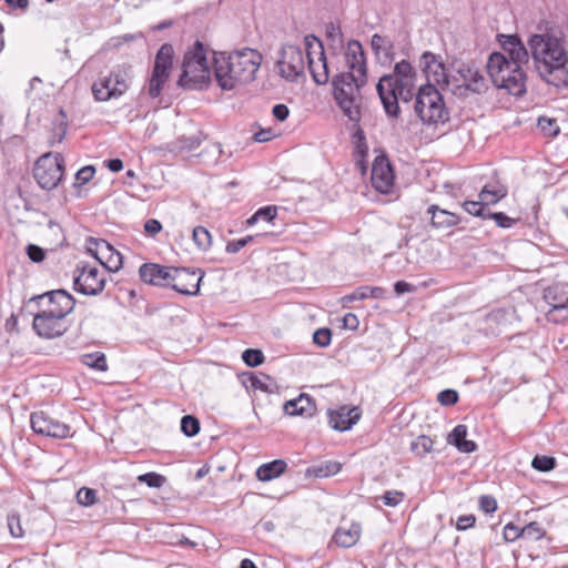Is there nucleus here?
<instances>
[{
	"label": "nucleus",
	"instance_id": "nucleus-1",
	"mask_svg": "<svg viewBox=\"0 0 568 568\" xmlns=\"http://www.w3.org/2000/svg\"><path fill=\"white\" fill-rule=\"evenodd\" d=\"M367 82L366 59L362 44L352 40L345 51V70L333 80L334 98L352 122L361 120V88Z\"/></svg>",
	"mask_w": 568,
	"mask_h": 568
},
{
	"label": "nucleus",
	"instance_id": "nucleus-2",
	"mask_svg": "<svg viewBox=\"0 0 568 568\" xmlns=\"http://www.w3.org/2000/svg\"><path fill=\"white\" fill-rule=\"evenodd\" d=\"M261 63L262 54L250 48L231 53L214 52V77L222 90L231 91L253 81Z\"/></svg>",
	"mask_w": 568,
	"mask_h": 568
},
{
	"label": "nucleus",
	"instance_id": "nucleus-3",
	"mask_svg": "<svg viewBox=\"0 0 568 568\" xmlns=\"http://www.w3.org/2000/svg\"><path fill=\"white\" fill-rule=\"evenodd\" d=\"M414 79L413 67L403 60L395 64L392 74H385L378 80L376 90L388 116H398V99H407V94L414 85Z\"/></svg>",
	"mask_w": 568,
	"mask_h": 568
},
{
	"label": "nucleus",
	"instance_id": "nucleus-4",
	"mask_svg": "<svg viewBox=\"0 0 568 568\" xmlns=\"http://www.w3.org/2000/svg\"><path fill=\"white\" fill-rule=\"evenodd\" d=\"M528 43L536 68L544 78L560 71L568 62L564 43L554 36L534 34Z\"/></svg>",
	"mask_w": 568,
	"mask_h": 568
},
{
	"label": "nucleus",
	"instance_id": "nucleus-5",
	"mask_svg": "<svg viewBox=\"0 0 568 568\" xmlns=\"http://www.w3.org/2000/svg\"><path fill=\"white\" fill-rule=\"evenodd\" d=\"M210 81L207 50L202 42L196 41L184 54L179 84L185 89L197 90L205 88Z\"/></svg>",
	"mask_w": 568,
	"mask_h": 568
},
{
	"label": "nucleus",
	"instance_id": "nucleus-6",
	"mask_svg": "<svg viewBox=\"0 0 568 568\" xmlns=\"http://www.w3.org/2000/svg\"><path fill=\"white\" fill-rule=\"evenodd\" d=\"M487 71L497 88L505 89L513 95L525 93L526 77L521 67L508 63L505 54L491 53L487 62Z\"/></svg>",
	"mask_w": 568,
	"mask_h": 568
},
{
	"label": "nucleus",
	"instance_id": "nucleus-7",
	"mask_svg": "<svg viewBox=\"0 0 568 568\" xmlns=\"http://www.w3.org/2000/svg\"><path fill=\"white\" fill-rule=\"evenodd\" d=\"M414 109L422 123L428 126L437 128L449 120V111L438 88L434 84L419 88Z\"/></svg>",
	"mask_w": 568,
	"mask_h": 568
},
{
	"label": "nucleus",
	"instance_id": "nucleus-8",
	"mask_svg": "<svg viewBox=\"0 0 568 568\" xmlns=\"http://www.w3.org/2000/svg\"><path fill=\"white\" fill-rule=\"evenodd\" d=\"M132 79L133 70L131 65H115L108 74L100 75L93 82L92 94L100 102L119 99L129 90Z\"/></svg>",
	"mask_w": 568,
	"mask_h": 568
},
{
	"label": "nucleus",
	"instance_id": "nucleus-9",
	"mask_svg": "<svg viewBox=\"0 0 568 568\" xmlns=\"http://www.w3.org/2000/svg\"><path fill=\"white\" fill-rule=\"evenodd\" d=\"M64 160L61 154L45 153L39 158L33 169V175L38 184L44 190H52L60 183Z\"/></svg>",
	"mask_w": 568,
	"mask_h": 568
},
{
	"label": "nucleus",
	"instance_id": "nucleus-10",
	"mask_svg": "<svg viewBox=\"0 0 568 568\" xmlns=\"http://www.w3.org/2000/svg\"><path fill=\"white\" fill-rule=\"evenodd\" d=\"M173 53V47L169 43L163 44L158 51L152 75L146 87V92L151 98H158L161 94L163 85L170 77Z\"/></svg>",
	"mask_w": 568,
	"mask_h": 568
},
{
	"label": "nucleus",
	"instance_id": "nucleus-11",
	"mask_svg": "<svg viewBox=\"0 0 568 568\" xmlns=\"http://www.w3.org/2000/svg\"><path fill=\"white\" fill-rule=\"evenodd\" d=\"M276 68L286 81H296L304 75L305 61L301 48L293 44H284L278 51Z\"/></svg>",
	"mask_w": 568,
	"mask_h": 568
},
{
	"label": "nucleus",
	"instance_id": "nucleus-12",
	"mask_svg": "<svg viewBox=\"0 0 568 568\" xmlns=\"http://www.w3.org/2000/svg\"><path fill=\"white\" fill-rule=\"evenodd\" d=\"M31 302L37 303L39 307L38 312L45 311V313H52L51 315H55L61 318H67L75 305V301L72 295L64 290L47 292L31 298Z\"/></svg>",
	"mask_w": 568,
	"mask_h": 568
},
{
	"label": "nucleus",
	"instance_id": "nucleus-13",
	"mask_svg": "<svg viewBox=\"0 0 568 568\" xmlns=\"http://www.w3.org/2000/svg\"><path fill=\"white\" fill-rule=\"evenodd\" d=\"M304 45L313 80L317 84H325L329 75L322 42L315 36L308 34L304 38Z\"/></svg>",
	"mask_w": 568,
	"mask_h": 568
},
{
	"label": "nucleus",
	"instance_id": "nucleus-14",
	"mask_svg": "<svg viewBox=\"0 0 568 568\" xmlns=\"http://www.w3.org/2000/svg\"><path fill=\"white\" fill-rule=\"evenodd\" d=\"M79 274L74 277V290L83 295H98L105 286L106 272L95 266L83 265L79 267Z\"/></svg>",
	"mask_w": 568,
	"mask_h": 568
},
{
	"label": "nucleus",
	"instance_id": "nucleus-15",
	"mask_svg": "<svg viewBox=\"0 0 568 568\" xmlns=\"http://www.w3.org/2000/svg\"><path fill=\"white\" fill-rule=\"evenodd\" d=\"M87 251L100 262L105 272H118L122 267V255L105 240L90 237Z\"/></svg>",
	"mask_w": 568,
	"mask_h": 568
},
{
	"label": "nucleus",
	"instance_id": "nucleus-16",
	"mask_svg": "<svg viewBox=\"0 0 568 568\" xmlns=\"http://www.w3.org/2000/svg\"><path fill=\"white\" fill-rule=\"evenodd\" d=\"M30 424L36 434L47 437L62 439L69 437L71 433V428L68 424L51 417L42 410L31 414Z\"/></svg>",
	"mask_w": 568,
	"mask_h": 568
},
{
	"label": "nucleus",
	"instance_id": "nucleus-17",
	"mask_svg": "<svg viewBox=\"0 0 568 568\" xmlns=\"http://www.w3.org/2000/svg\"><path fill=\"white\" fill-rule=\"evenodd\" d=\"M45 311L38 312L33 316L32 327L42 338L52 339L62 336L70 327L67 318H61Z\"/></svg>",
	"mask_w": 568,
	"mask_h": 568
},
{
	"label": "nucleus",
	"instance_id": "nucleus-18",
	"mask_svg": "<svg viewBox=\"0 0 568 568\" xmlns=\"http://www.w3.org/2000/svg\"><path fill=\"white\" fill-rule=\"evenodd\" d=\"M170 287L184 295H196L204 273L200 270L173 267Z\"/></svg>",
	"mask_w": 568,
	"mask_h": 568
},
{
	"label": "nucleus",
	"instance_id": "nucleus-19",
	"mask_svg": "<svg viewBox=\"0 0 568 568\" xmlns=\"http://www.w3.org/2000/svg\"><path fill=\"white\" fill-rule=\"evenodd\" d=\"M372 184L381 193H388L394 184V173L385 156H377L373 163Z\"/></svg>",
	"mask_w": 568,
	"mask_h": 568
},
{
	"label": "nucleus",
	"instance_id": "nucleus-20",
	"mask_svg": "<svg viewBox=\"0 0 568 568\" xmlns=\"http://www.w3.org/2000/svg\"><path fill=\"white\" fill-rule=\"evenodd\" d=\"M422 62L424 65V72L427 78V84L438 85L444 89L449 85V79L446 72V69L442 61L437 59V57L430 52H426L422 57Z\"/></svg>",
	"mask_w": 568,
	"mask_h": 568
},
{
	"label": "nucleus",
	"instance_id": "nucleus-21",
	"mask_svg": "<svg viewBox=\"0 0 568 568\" xmlns=\"http://www.w3.org/2000/svg\"><path fill=\"white\" fill-rule=\"evenodd\" d=\"M173 267L162 266L155 263H145L140 266L141 280L151 285L170 287Z\"/></svg>",
	"mask_w": 568,
	"mask_h": 568
},
{
	"label": "nucleus",
	"instance_id": "nucleus-22",
	"mask_svg": "<svg viewBox=\"0 0 568 568\" xmlns=\"http://www.w3.org/2000/svg\"><path fill=\"white\" fill-rule=\"evenodd\" d=\"M328 423L332 428L339 432H345L352 428L359 418L361 410L358 407H347L342 406L336 410H331L328 413Z\"/></svg>",
	"mask_w": 568,
	"mask_h": 568
},
{
	"label": "nucleus",
	"instance_id": "nucleus-23",
	"mask_svg": "<svg viewBox=\"0 0 568 568\" xmlns=\"http://www.w3.org/2000/svg\"><path fill=\"white\" fill-rule=\"evenodd\" d=\"M284 412L291 416L312 417L316 412V405L310 395L301 394L284 404Z\"/></svg>",
	"mask_w": 568,
	"mask_h": 568
},
{
	"label": "nucleus",
	"instance_id": "nucleus-24",
	"mask_svg": "<svg viewBox=\"0 0 568 568\" xmlns=\"http://www.w3.org/2000/svg\"><path fill=\"white\" fill-rule=\"evenodd\" d=\"M456 71L459 74L462 81V83L457 84V87H465L467 90L476 93H479L485 89V79L478 72V70L463 63L458 65Z\"/></svg>",
	"mask_w": 568,
	"mask_h": 568
},
{
	"label": "nucleus",
	"instance_id": "nucleus-25",
	"mask_svg": "<svg viewBox=\"0 0 568 568\" xmlns=\"http://www.w3.org/2000/svg\"><path fill=\"white\" fill-rule=\"evenodd\" d=\"M362 527L357 523H352L349 525L341 526L336 529L334 534L335 542L341 547H352L354 546L361 537Z\"/></svg>",
	"mask_w": 568,
	"mask_h": 568
},
{
	"label": "nucleus",
	"instance_id": "nucleus-26",
	"mask_svg": "<svg viewBox=\"0 0 568 568\" xmlns=\"http://www.w3.org/2000/svg\"><path fill=\"white\" fill-rule=\"evenodd\" d=\"M427 213L432 215L430 223L435 229H448L459 223V219L456 214L439 209V206L433 204L427 209Z\"/></svg>",
	"mask_w": 568,
	"mask_h": 568
},
{
	"label": "nucleus",
	"instance_id": "nucleus-27",
	"mask_svg": "<svg viewBox=\"0 0 568 568\" xmlns=\"http://www.w3.org/2000/svg\"><path fill=\"white\" fill-rule=\"evenodd\" d=\"M466 437L467 426L460 424L457 425L448 435L447 442L448 444L456 446L460 453L469 454L477 449V445L475 442L466 439Z\"/></svg>",
	"mask_w": 568,
	"mask_h": 568
},
{
	"label": "nucleus",
	"instance_id": "nucleus-28",
	"mask_svg": "<svg viewBox=\"0 0 568 568\" xmlns=\"http://www.w3.org/2000/svg\"><path fill=\"white\" fill-rule=\"evenodd\" d=\"M287 469V463L283 459H275L270 463L261 465L256 469V477L261 481L273 480L285 473Z\"/></svg>",
	"mask_w": 568,
	"mask_h": 568
},
{
	"label": "nucleus",
	"instance_id": "nucleus-29",
	"mask_svg": "<svg viewBox=\"0 0 568 568\" xmlns=\"http://www.w3.org/2000/svg\"><path fill=\"white\" fill-rule=\"evenodd\" d=\"M505 49L508 52V63H514L516 67H521L523 63L528 61V51L517 37H509Z\"/></svg>",
	"mask_w": 568,
	"mask_h": 568
},
{
	"label": "nucleus",
	"instance_id": "nucleus-30",
	"mask_svg": "<svg viewBox=\"0 0 568 568\" xmlns=\"http://www.w3.org/2000/svg\"><path fill=\"white\" fill-rule=\"evenodd\" d=\"M507 195V190L503 185L499 184H488L483 187L478 197L481 200L483 204L486 206L496 204L499 200L504 199Z\"/></svg>",
	"mask_w": 568,
	"mask_h": 568
},
{
	"label": "nucleus",
	"instance_id": "nucleus-31",
	"mask_svg": "<svg viewBox=\"0 0 568 568\" xmlns=\"http://www.w3.org/2000/svg\"><path fill=\"white\" fill-rule=\"evenodd\" d=\"M371 45H372V49H373L374 53L378 58L383 57L386 60L390 59L392 51H393V43H392V41L388 38L375 33L372 37Z\"/></svg>",
	"mask_w": 568,
	"mask_h": 568
},
{
	"label": "nucleus",
	"instance_id": "nucleus-32",
	"mask_svg": "<svg viewBox=\"0 0 568 568\" xmlns=\"http://www.w3.org/2000/svg\"><path fill=\"white\" fill-rule=\"evenodd\" d=\"M544 300L549 308H557L560 304L568 305V294L558 286H551L545 290Z\"/></svg>",
	"mask_w": 568,
	"mask_h": 568
},
{
	"label": "nucleus",
	"instance_id": "nucleus-33",
	"mask_svg": "<svg viewBox=\"0 0 568 568\" xmlns=\"http://www.w3.org/2000/svg\"><path fill=\"white\" fill-rule=\"evenodd\" d=\"M434 446V442L430 437L426 435H420L416 437L410 443V450L418 457H424L426 454L430 453Z\"/></svg>",
	"mask_w": 568,
	"mask_h": 568
},
{
	"label": "nucleus",
	"instance_id": "nucleus-34",
	"mask_svg": "<svg viewBox=\"0 0 568 568\" xmlns=\"http://www.w3.org/2000/svg\"><path fill=\"white\" fill-rule=\"evenodd\" d=\"M193 242L201 251H207L212 245V236L203 226H196L192 233Z\"/></svg>",
	"mask_w": 568,
	"mask_h": 568
},
{
	"label": "nucleus",
	"instance_id": "nucleus-35",
	"mask_svg": "<svg viewBox=\"0 0 568 568\" xmlns=\"http://www.w3.org/2000/svg\"><path fill=\"white\" fill-rule=\"evenodd\" d=\"M82 362L87 366L100 372H105L108 369L105 355L100 352L83 355Z\"/></svg>",
	"mask_w": 568,
	"mask_h": 568
},
{
	"label": "nucleus",
	"instance_id": "nucleus-36",
	"mask_svg": "<svg viewBox=\"0 0 568 568\" xmlns=\"http://www.w3.org/2000/svg\"><path fill=\"white\" fill-rule=\"evenodd\" d=\"M59 114H60L61 119L57 121L55 128L53 130V134L49 140V144L51 146L54 145L55 143L62 142V140L65 136L67 129H68L67 114L64 113V111L62 109L60 110Z\"/></svg>",
	"mask_w": 568,
	"mask_h": 568
},
{
	"label": "nucleus",
	"instance_id": "nucleus-37",
	"mask_svg": "<svg viewBox=\"0 0 568 568\" xmlns=\"http://www.w3.org/2000/svg\"><path fill=\"white\" fill-rule=\"evenodd\" d=\"M250 383L254 389H260L262 392L270 393V394L274 393V390L276 388L275 383L267 375H261V376L251 375Z\"/></svg>",
	"mask_w": 568,
	"mask_h": 568
},
{
	"label": "nucleus",
	"instance_id": "nucleus-38",
	"mask_svg": "<svg viewBox=\"0 0 568 568\" xmlns=\"http://www.w3.org/2000/svg\"><path fill=\"white\" fill-rule=\"evenodd\" d=\"M276 213H277L276 206L268 205V206L261 207L250 219H247L246 224L254 225L260 220L271 222L276 216Z\"/></svg>",
	"mask_w": 568,
	"mask_h": 568
},
{
	"label": "nucleus",
	"instance_id": "nucleus-39",
	"mask_svg": "<svg viewBox=\"0 0 568 568\" xmlns=\"http://www.w3.org/2000/svg\"><path fill=\"white\" fill-rule=\"evenodd\" d=\"M339 470H341V464L337 462L329 460V462H325V463L321 464L320 466L314 467L312 469V474L315 477L323 478V477H328V476L335 475Z\"/></svg>",
	"mask_w": 568,
	"mask_h": 568
},
{
	"label": "nucleus",
	"instance_id": "nucleus-40",
	"mask_svg": "<svg viewBox=\"0 0 568 568\" xmlns=\"http://www.w3.org/2000/svg\"><path fill=\"white\" fill-rule=\"evenodd\" d=\"M181 430L187 437H193L200 432V423L197 418L185 415L181 419Z\"/></svg>",
	"mask_w": 568,
	"mask_h": 568
},
{
	"label": "nucleus",
	"instance_id": "nucleus-41",
	"mask_svg": "<svg viewBox=\"0 0 568 568\" xmlns=\"http://www.w3.org/2000/svg\"><path fill=\"white\" fill-rule=\"evenodd\" d=\"M7 525L10 531V535L13 538H21L24 535L20 516L16 513L9 514L7 517Z\"/></svg>",
	"mask_w": 568,
	"mask_h": 568
},
{
	"label": "nucleus",
	"instance_id": "nucleus-42",
	"mask_svg": "<svg viewBox=\"0 0 568 568\" xmlns=\"http://www.w3.org/2000/svg\"><path fill=\"white\" fill-rule=\"evenodd\" d=\"M463 207L470 215L488 219L489 212H487L480 199L479 201H466L464 202Z\"/></svg>",
	"mask_w": 568,
	"mask_h": 568
},
{
	"label": "nucleus",
	"instance_id": "nucleus-43",
	"mask_svg": "<svg viewBox=\"0 0 568 568\" xmlns=\"http://www.w3.org/2000/svg\"><path fill=\"white\" fill-rule=\"evenodd\" d=\"M538 128L547 136H556L559 133V125L557 124V121L550 118H539Z\"/></svg>",
	"mask_w": 568,
	"mask_h": 568
},
{
	"label": "nucleus",
	"instance_id": "nucleus-44",
	"mask_svg": "<svg viewBox=\"0 0 568 568\" xmlns=\"http://www.w3.org/2000/svg\"><path fill=\"white\" fill-rule=\"evenodd\" d=\"M243 362L250 367H256L264 361V355L258 349L248 348L242 354Z\"/></svg>",
	"mask_w": 568,
	"mask_h": 568
},
{
	"label": "nucleus",
	"instance_id": "nucleus-45",
	"mask_svg": "<svg viewBox=\"0 0 568 568\" xmlns=\"http://www.w3.org/2000/svg\"><path fill=\"white\" fill-rule=\"evenodd\" d=\"M523 538L530 539V540H539L544 537L545 530L541 528V526L532 521L525 527L521 528Z\"/></svg>",
	"mask_w": 568,
	"mask_h": 568
},
{
	"label": "nucleus",
	"instance_id": "nucleus-46",
	"mask_svg": "<svg viewBox=\"0 0 568 568\" xmlns=\"http://www.w3.org/2000/svg\"><path fill=\"white\" fill-rule=\"evenodd\" d=\"M546 316L552 323H561L568 320V304H560L557 308H548Z\"/></svg>",
	"mask_w": 568,
	"mask_h": 568
},
{
	"label": "nucleus",
	"instance_id": "nucleus-47",
	"mask_svg": "<svg viewBox=\"0 0 568 568\" xmlns=\"http://www.w3.org/2000/svg\"><path fill=\"white\" fill-rule=\"evenodd\" d=\"M531 466L539 471H549L555 468L556 460L554 457L536 456L531 462Z\"/></svg>",
	"mask_w": 568,
	"mask_h": 568
},
{
	"label": "nucleus",
	"instance_id": "nucleus-48",
	"mask_svg": "<svg viewBox=\"0 0 568 568\" xmlns=\"http://www.w3.org/2000/svg\"><path fill=\"white\" fill-rule=\"evenodd\" d=\"M140 483L146 484L152 488H160L165 483V477L155 473H146L138 477Z\"/></svg>",
	"mask_w": 568,
	"mask_h": 568
},
{
	"label": "nucleus",
	"instance_id": "nucleus-49",
	"mask_svg": "<svg viewBox=\"0 0 568 568\" xmlns=\"http://www.w3.org/2000/svg\"><path fill=\"white\" fill-rule=\"evenodd\" d=\"M97 491L91 488L82 487L78 494L77 499L83 506H91L95 503Z\"/></svg>",
	"mask_w": 568,
	"mask_h": 568
},
{
	"label": "nucleus",
	"instance_id": "nucleus-50",
	"mask_svg": "<svg viewBox=\"0 0 568 568\" xmlns=\"http://www.w3.org/2000/svg\"><path fill=\"white\" fill-rule=\"evenodd\" d=\"M331 339L332 333L329 328H318L313 334V342L320 347L328 346Z\"/></svg>",
	"mask_w": 568,
	"mask_h": 568
},
{
	"label": "nucleus",
	"instance_id": "nucleus-51",
	"mask_svg": "<svg viewBox=\"0 0 568 568\" xmlns=\"http://www.w3.org/2000/svg\"><path fill=\"white\" fill-rule=\"evenodd\" d=\"M404 497H405V495L402 491L389 490V491H386L382 496V500L384 501V504L386 506L395 507V506L399 505L404 500Z\"/></svg>",
	"mask_w": 568,
	"mask_h": 568
},
{
	"label": "nucleus",
	"instance_id": "nucleus-52",
	"mask_svg": "<svg viewBox=\"0 0 568 568\" xmlns=\"http://www.w3.org/2000/svg\"><path fill=\"white\" fill-rule=\"evenodd\" d=\"M503 537H504V540L507 542L515 541L519 537H523L521 528L509 523L504 527Z\"/></svg>",
	"mask_w": 568,
	"mask_h": 568
},
{
	"label": "nucleus",
	"instance_id": "nucleus-53",
	"mask_svg": "<svg viewBox=\"0 0 568 568\" xmlns=\"http://www.w3.org/2000/svg\"><path fill=\"white\" fill-rule=\"evenodd\" d=\"M95 169L92 165H87L80 169L75 174V181L78 184L82 185L91 181L94 176Z\"/></svg>",
	"mask_w": 568,
	"mask_h": 568
},
{
	"label": "nucleus",
	"instance_id": "nucleus-54",
	"mask_svg": "<svg viewBox=\"0 0 568 568\" xmlns=\"http://www.w3.org/2000/svg\"><path fill=\"white\" fill-rule=\"evenodd\" d=\"M252 241H253V236H251V235L239 239V240L230 241L226 244L225 251L231 254L237 253Z\"/></svg>",
	"mask_w": 568,
	"mask_h": 568
},
{
	"label": "nucleus",
	"instance_id": "nucleus-55",
	"mask_svg": "<svg viewBox=\"0 0 568 568\" xmlns=\"http://www.w3.org/2000/svg\"><path fill=\"white\" fill-rule=\"evenodd\" d=\"M437 400L444 406H449L457 403L458 394L454 389H445L438 393Z\"/></svg>",
	"mask_w": 568,
	"mask_h": 568
},
{
	"label": "nucleus",
	"instance_id": "nucleus-56",
	"mask_svg": "<svg viewBox=\"0 0 568 568\" xmlns=\"http://www.w3.org/2000/svg\"><path fill=\"white\" fill-rule=\"evenodd\" d=\"M27 254L29 258L36 263L42 262L45 257L44 251L40 246L34 244H29L27 246Z\"/></svg>",
	"mask_w": 568,
	"mask_h": 568
},
{
	"label": "nucleus",
	"instance_id": "nucleus-57",
	"mask_svg": "<svg viewBox=\"0 0 568 568\" xmlns=\"http://www.w3.org/2000/svg\"><path fill=\"white\" fill-rule=\"evenodd\" d=\"M479 507L487 514L494 513L497 509V501L494 497L484 495L479 498Z\"/></svg>",
	"mask_w": 568,
	"mask_h": 568
},
{
	"label": "nucleus",
	"instance_id": "nucleus-58",
	"mask_svg": "<svg viewBox=\"0 0 568 568\" xmlns=\"http://www.w3.org/2000/svg\"><path fill=\"white\" fill-rule=\"evenodd\" d=\"M488 219H493L496 224L500 227H510L514 223V220L506 214L498 212V213H488Z\"/></svg>",
	"mask_w": 568,
	"mask_h": 568
},
{
	"label": "nucleus",
	"instance_id": "nucleus-59",
	"mask_svg": "<svg viewBox=\"0 0 568 568\" xmlns=\"http://www.w3.org/2000/svg\"><path fill=\"white\" fill-rule=\"evenodd\" d=\"M476 518L474 515H464L458 517L456 521V528L458 530H466L474 526Z\"/></svg>",
	"mask_w": 568,
	"mask_h": 568
},
{
	"label": "nucleus",
	"instance_id": "nucleus-60",
	"mask_svg": "<svg viewBox=\"0 0 568 568\" xmlns=\"http://www.w3.org/2000/svg\"><path fill=\"white\" fill-rule=\"evenodd\" d=\"M161 230H162V224L155 219L148 220L144 223V231L151 236L156 235L158 233L161 232Z\"/></svg>",
	"mask_w": 568,
	"mask_h": 568
},
{
	"label": "nucleus",
	"instance_id": "nucleus-61",
	"mask_svg": "<svg viewBox=\"0 0 568 568\" xmlns=\"http://www.w3.org/2000/svg\"><path fill=\"white\" fill-rule=\"evenodd\" d=\"M272 113L278 121H285L290 114V110L285 104H276L273 106Z\"/></svg>",
	"mask_w": 568,
	"mask_h": 568
},
{
	"label": "nucleus",
	"instance_id": "nucleus-62",
	"mask_svg": "<svg viewBox=\"0 0 568 568\" xmlns=\"http://www.w3.org/2000/svg\"><path fill=\"white\" fill-rule=\"evenodd\" d=\"M394 290L397 295H402L405 293H412L415 291V286L410 283H407L405 281H398L394 285Z\"/></svg>",
	"mask_w": 568,
	"mask_h": 568
},
{
	"label": "nucleus",
	"instance_id": "nucleus-63",
	"mask_svg": "<svg viewBox=\"0 0 568 568\" xmlns=\"http://www.w3.org/2000/svg\"><path fill=\"white\" fill-rule=\"evenodd\" d=\"M344 327L349 329H356L358 327V318L355 314L348 313L343 317Z\"/></svg>",
	"mask_w": 568,
	"mask_h": 568
},
{
	"label": "nucleus",
	"instance_id": "nucleus-64",
	"mask_svg": "<svg viewBox=\"0 0 568 568\" xmlns=\"http://www.w3.org/2000/svg\"><path fill=\"white\" fill-rule=\"evenodd\" d=\"M43 85V82L40 78L34 77L30 81V94L33 95L34 99H40V89Z\"/></svg>",
	"mask_w": 568,
	"mask_h": 568
}]
</instances>
